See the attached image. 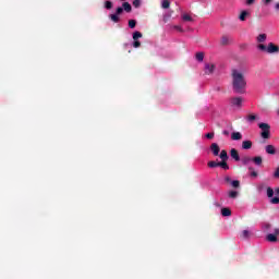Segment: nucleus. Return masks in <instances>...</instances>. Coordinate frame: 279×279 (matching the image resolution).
<instances>
[{"label": "nucleus", "instance_id": "nucleus-1", "mask_svg": "<svg viewBox=\"0 0 279 279\" xmlns=\"http://www.w3.org/2000/svg\"><path fill=\"white\" fill-rule=\"evenodd\" d=\"M232 87L233 92L238 95H243L245 88H247V81L245 80V74L238 69L231 70Z\"/></svg>", "mask_w": 279, "mask_h": 279}, {"label": "nucleus", "instance_id": "nucleus-2", "mask_svg": "<svg viewBox=\"0 0 279 279\" xmlns=\"http://www.w3.org/2000/svg\"><path fill=\"white\" fill-rule=\"evenodd\" d=\"M259 51H265L266 53H279V46L274 43H269L267 46L264 44L257 45Z\"/></svg>", "mask_w": 279, "mask_h": 279}, {"label": "nucleus", "instance_id": "nucleus-3", "mask_svg": "<svg viewBox=\"0 0 279 279\" xmlns=\"http://www.w3.org/2000/svg\"><path fill=\"white\" fill-rule=\"evenodd\" d=\"M259 130H262L260 136L262 138H270L271 136V125L268 123L262 122L258 124Z\"/></svg>", "mask_w": 279, "mask_h": 279}, {"label": "nucleus", "instance_id": "nucleus-4", "mask_svg": "<svg viewBox=\"0 0 279 279\" xmlns=\"http://www.w3.org/2000/svg\"><path fill=\"white\" fill-rule=\"evenodd\" d=\"M278 235H279V229H275V234L269 233L266 236V240L269 241V243H276L278 241Z\"/></svg>", "mask_w": 279, "mask_h": 279}, {"label": "nucleus", "instance_id": "nucleus-5", "mask_svg": "<svg viewBox=\"0 0 279 279\" xmlns=\"http://www.w3.org/2000/svg\"><path fill=\"white\" fill-rule=\"evenodd\" d=\"M230 104H231V106L241 108V106H243V98L242 97H233L230 99Z\"/></svg>", "mask_w": 279, "mask_h": 279}, {"label": "nucleus", "instance_id": "nucleus-6", "mask_svg": "<svg viewBox=\"0 0 279 279\" xmlns=\"http://www.w3.org/2000/svg\"><path fill=\"white\" fill-rule=\"evenodd\" d=\"M210 151L213 153L214 156H219V151H221V148L219 147V144L213 143L210 145Z\"/></svg>", "mask_w": 279, "mask_h": 279}, {"label": "nucleus", "instance_id": "nucleus-7", "mask_svg": "<svg viewBox=\"0 0 279 279\" xmlns=\"http://www.w3.org/2000/svg\"><path fill=\"white\" fill-rule=\"evenodd\" d=\"M230 156L233 160H235V162H239L241 160V156H239V150H236V148H232L230 150Z\"/></svg>", "mask_w": 279, "mask_h": 279}, {"label": "nucleus", "instance_id": "nucleus-8", "mask_svg": "<svg viewBox=\"0 0 279 279\" xmlns=\"http://www.w3.org/2000/svg\"><path fill=\"white\" fill-rule=\"evenodd\" d=\"M205 73H206V75H210V74L215 73V64L206 63L205 64Z\"/></svg>", "mask_w": 279, "mask_h": 279}, {"label": "nucleus", "instance_id": "nucleus-9", "mask_svg": "<svg viewBox=\"0 0 279 279\" xmlns=\"http://www.w3.org/2000/svg\"><path fill=\"white\" fill-rule=\"evenodd\" d=\"M265 151H266V154H269L270 156H275L276 146L269 144V145L265 146Z\"/></svg>", "mask_w": 279, "mask_h": 279}, {"label": "nucleus", "instance_id": "nucleus-10", "mask_svg": "<svg viewBox=\"0 0 279 279\" xmlns=\"http://www.w3.org/2000/svg\"><path fill=\"white\" fill-rule=\"evenodd\" d=\"M230 43H231V39H230V37H228V35H223V36L221 37L220 44H221L223 47L230 45Z\"/></svg>", "mask_w": 279, "mask_h": 279}, {"label": "nucleus", "instance_id": "nucleus-11", "mask_svg": "<svg viewBox=\"0 0 279 279\" xmlns=\"http://www.w3.org/2000/svg\"><path fill=\"white\" fill-rule=\"evenodd\" d=\"M241 138H243V134H241V132L231 133V140L232 141H241Z\"/></svg>", "mask_w": 279, "mask_h": 279}, {"label": "nucleus", "instance_id": "nucleus-12", "mask_svg": "<svg viewBox=\"0 0 279 279\" xmlns=\"http://www.w3.org/2000/svg\"><path fill=\"white\" fill-rule=\"evenodd\" d=\"M252 162H254V165H256L257 167H260V165H263V157L260 156L253 157Z\"/></svg>", "mask_w": 279, "mask_h": 279}, {"label": "nucleus", "instance_id": "nucleus-13", "mask_svg": "<svg viewBox=\"0 0 279 279\" xmlns=\"http://www.w3.org/2000/svg\"><path fill=\"white\" fill-rule=\"evenodd\" d=\"M122 10H124V12H132V4H130V2H123L122 3Z\"/></svg>", "mask_w": 279, "mask_h": 279}, {"label": "nucleus", "instance_id": "nucleus-14", "mask_svg": "<svg viewBox=\"0 0 279 279\" xmlns=\"http://www.w3.org/2000/svg\"><path fill=\"white\" fill-rule=\"evenodd\" d=\"M252 141L247 140V141H243L242 142V149H252Z\"/></svg>", "mask_w": 279, "mask_h": 279}, {"label": "nucleus", "instance_id": "nucleus-15", "mask_svg": "<svg viewBox=\"0 0 279 279\" xmlns=\"http://www.w3.org/2000/svg\"><path fill=\"white\" fill-rule=\"evenodd\" d=\"M218 167H221V169H225V171H228V169H230V166H228V160L219 161Z\"/></svg>", "mask_w": 279, "mask_h": 279}, {"label": "nucleus", "instance_id": "nucleus-16", "mask_svg": "<svg viewBox=\"0 0 279 279\" xmlns=\"http://www.w3.org/2000/svg\"><path fill=\"white\" fill-rule=\"evenodd\" d=\"M221 215L222 217H230V215H232V210H230L228 207H225L221 209Z\"/></svg>", "mask_w": 279, "mask_h": 279}, {"label": "nucleus", "instance_id": "nucleus-17", "mask_svg": "<svg viewBox=\"0 0 279 279\" xmlns=\"http://www.w3.org/2000/svg\"><path fill=\"white\" fill-rule=\"evenodd\" d=\"M250 12L248 11H242L239 15V20L240 21H245L247 19V16H250Z\"/></svg>", "mask_w": 279, "mask_h": 279}, {"label": "nucleus", "instance_id": "nucleus-18", "mask_svg": "<svg viewBox=\"0 0 279 279\" xmlns=\"http://www.w3.org/2000/svg\"><path fill=\"white\" fill-rule=\"evenodd\" d=\"M257 43H265L267 40V34L263 33L256 37Z\"/></svg>", "mask_w": 279, "mask_h": 279}, {"label": "nucleus", "instance_id": "nucleus-19", "mask_svg": "<svg viewBox=\"0 0 279 279\" xmlns=\"http://www.w3.org/2000/svg\"><path fill=\"white\" fill-rule=\"evenodd\" d=\"M170 7L171 2L169 0H162L161 8H163V10H169Z\"/></svg>", "mask_w": 279, "mask_h": 279}, {"label": "nucleus", "instance_id": "nucleus-20", "mask_svg": "<svg viewBox=\"0 0 279 279\" xmlns=\"http://www.w3.org/2000/svg\"><path fill=\"white\" fill-rule=\"evenodd\" d=\"M109 19L113 22V23H119V21H121V19L119 17V15L117 13L114 14H110Z\"/></svg>", "mask_w": 279, "mask_h": 279}, {"label": "nucleus", "instance_id": "nucleus-21", "mask_svg": "<svg viewBox=\"0 0 279 279\" xmlns=\"http://www.w3.org/2000/svg\"><path fill=\"white\" fill-rule=\"evenodd\" d=\"M219 158L221 159V160H228V151L226 150V149H222L221 151H220V155H219Z\"/></svg>", "mask_w": 279, "mask_h": 279}, {"label": "nucleus", "instance_id": "nucleus-22", "mask_svg": "<svg viewBox=\"0 0 279 279\" xmlns=\"http://www.w3.org/2000/svg\"><path fill=\"white\" fill-rule=\"evenodd\" d=\"M138 38H143V33L136 31L133 33V40H138Z\"/></svg>", "mask_w": 279, "mask_h": 279}, {"label": "nucleus", "instance_id": "nucleus-23", "mask_svg": "<svg viewBox=\"0 0 279 279\" xmlns=\"http://www.w3.org/2000/svg\"><path fill=\"white\" fill-rule=\"evenodd\" d=\"M229 197H230L231 199H236V198L239 197V192H236V191H230V192H229Z\"/></svg>", "mask_w": 279, "mask_h": 279}, {"label": "nucleus", "instance_id": "nucleus-24", "mask_svg": "<svg viewBox=\"0 0 279 279\" xmlns=\"http://www.w3.org/2000/svg\"><path fill=\"white\" fill-rule=\"evenodd\" d=\"M231 186L233 189H239L241 186V181L239 180L231 181Z\"/></svg>", "mask_w": 279, "mask_h": 279}, {"label": "nucleus", "instance_id": "nucleus-25", "mask_svg": "<svg viewBox=\"0 0 279 279\" xmlns=\"http://www.w3.org/2000/svg\"><path fill=\"white\" fill-rule=\"evenodd\" d=\"M207 167H209L210 169H215V167H219V162L208 161Z\"/></svg>", "mask_w": 279, "mask_h": 279}, {"label": "nucleus", "instance_id": "nucleus-26", "mask_svg": "<svg viewBox=\"0 0 279 279\" xmlns=\"http://www.w3.org/2000/svg\"><path fill=\"white\" fill-rule=\"evenodd\" d=\"M196 60L198 62H204V52H197L196 53Z\"/></svg>", "mask_w": 279, "mask_h": 279}, {"label": "nucleus", "instance_id": "nucleus-27", "mask_svg": "<svg viewBox=\"0 0 279 279\" xmlns=\"http://www.w3.org/2000/svg\"><path fill=\"white\" fill-rule=\"evenodd\" d=\"M105 9L112 10V1H110V0L105 1Z\"/></svg>", "mask_w": 279, "mask_h": 279}, {"label": "nucleus", "instance_id": "nucleus-28", "mask_svg": "<svg viewBox=\"0 0 279 279\" xmlns=\"http://www.w3.org/2000/svg\"><path fill=\"white\" fill-rule=\"evenodd\" d=\"M242 162H243V165H250V162H252V157L245 156V157L242 159Z\"/></svg>", "mask_w": 279, "mask_h": 279}, {"label": "nucleus", "instance_id": "nucleus-29", "mask_svg": "<svg viewBox=\"0 0 279 279\" xmlns=\"http://www.w3.org/2000/svg\"><path fill=\"white\" fill-rule=\"evenodd\" d=\"M256 119H257L256 114L251 113V114L247 116L246 121L252 122V121H256Z\"/></svg>", "mask_w": 279, "mask_h": 279}, {"label": "nucleus", "instance_id": "nucleus-30", "mask_svg": "<svg viewBox=\"0 0 279 279\" xmlns=\"http://www.w3.org/2000/svg\"><path fill=\"white\" fill-rule=\"evenodd\" d=\"M182 20H183V21L193 22V17H192L191 15H189V14H183V15H182Z\"/></svg>", "mask_w": 279, "mask_h": 279}, {"label": "nucleus", "instance_id": "nucleus-31", "mask_svg": "<svg viewBox=\"0 0 279 279\" xmlns=\"http://www.w3.org/2000/svg\"><path fill=\"white\" fill-rule=\"evenodd\" d=\"M129 27H130L131 29H134V27H136V20H130V21H129Z\"/></svg>", "mask_w": 279, "mask_h": 279}, {"label": "nucleus", "instance_id": "nucleus-32", "mask_svg": "<svg viewBox=\"0 0 279 279\" xmlns=\"http://www.w3.org/2000/svg\"><path fill=\"white\" fill-rule=\"evenodd\" d=\"M241 236H242V239H250V231L248 230L242 231Z\"/></svg>", "mask_w": 279, "mask_h": 279}, {"label": "nucleus", "instance_id": "nucleus-33", "mask_svg": "<svg viewBox=\"0 0 279 279\" xmlns=\"http://www.w3.org/2000/svg\"><path fill=\"white\" fill-rule=\"evenodd\" d=\"M267 197H274V189L267 187Z\"/></svg>", "mask_w": 279, "mask_h": 279}, {"label": "nucleus", "instance_id": "nucleus-34", "mask_svg": "<svg viewBox=\"0 0 279 279\" xmlns=\"http://www.w3.org/2000/svg\"><path fill=\"white\" fill-rule=\"evenodd\" d=\"M116 14L118 16H121V14H123V7H119L117 10H116Z\"/></svg>", "mask_w": 279, "mask_h": 279}, {"label": "nucleus", "instance_id": "nucleus-35", "mask_svg": "<svg viewBox=\"0 0 279 279\" xmlns=\"http://www.w3.org/2000/svg\"><path fill=\"white\" fill-rule=\"evenodd\" d=\"M205 138H209V140L215 138V132L205 134Z\"/></svg>", "mask_w": 279, "mask_h": 279}, {"label": "nucleus", "instance_id": "nucleus-36", "mask_svg": "<svg viewBox=\"0 0 279 279\" xmlns=\"http://www.w3.org/2000/svg\"><path fill=\"white\" fill-rule=\"evenodd\" d=\"M133 47H134L135 49H138V47H141V41H138V39L134 40Z\"/></svg>", "mask_w": 279, "mask_h": 279}, {"label": "nucleus", "instance_id": "nucleus-37", "mask_svg": "<svg viewBox=\"0 0 279 279\" xmlns=\"http://www.w3.org/2000/svg\"><path fill=\"white\" fill-rule=\"evenodd\" d=\"M133 5L135 8H141V0H133Z\"/></svg>", "mask_w": 279, "mask_h": 279}, {"label": "nucleus", "instance_id": "nucleus-38", "mask_svg": "<svg viewBox=\"0 0 279 279\" xmlns=\"http://www.w3.org/2000/svg\"><path fill=\"white\" fill-rule=\"evenodd\" d=\"M270 204H279V197L271 198Z\"/></svg>", "mask_w": 279, "mask_h": 279}, {"label": "nucleus", "instance_id": "nucleus-39", "mask_svg": "<svg viewBox=\"0 0 279 279\" xmlns=\"http://www.w3.org/2000/svg\"><path fill=\"white\" fill-rule=\"evenodd\" d=\"M225 182H227V184H232V179L230 177H225Z\"/></svg>", "mask_w": 279, "mask_h": 279}, {"label": "nucleus", "instance_id": "nucleus-40", "mask_svg": "<svg viewBox=\"0 0 279 279\" xmlns=\"http://www.w3.org/2000/svg\"><path fill=\"white\" fill-rule=\"evenodd\" d=\"M256 0H246V5H254Z\"/></svg>", "mask_w": 279, "mask_h": 279}, {"label": "nucleus", "instance_id": "nucleus-41", "mask_svg": "<svg viewBox=\"0 0 279 279\" xmlns=\"http://www.w3.org/2000/svg\"><path fill=\"white\" fill-rule=\"evenodd\" d=\"M274 0H262V2L265 4V5H269V3H271Z\"/></svg>", "mask_w": 279, "mask_h": 279}, {"label": "nucleus", "instance_id": "nucleus-42", "mask_svg": "<svg viewBox=\"0 0 279 279\" xmlns=\"http://www.w3.org/2000/svg\"><path fill=\"white\" fill-rule=\"evenodd\" d=\"M251 177H252V178H258V172L252 171V172H251Z\"/></svg>", "mask_w": 279, "mask_h": 279}, {"label": "nucleus", "instance_id": "nucleus-43", "mask_svg": "<svg viewBox=\"0 0 279 279\" xmlns=\"http://www.w3.org/2000/svg\"><path fill=\"white\" fill-rule=\"evenodd\" d=\"M264 228H265V230H269V228H271V225L270 223H265Z\"/></svg>", "mask_w": 279, "mask_h": 279}, {"label": "nucleus", "instance_id": "nucleus-44", "mask_svg": "<svg viewBox=\"0 0 279 279\" xmlns=\"http://www.w3.org/2000/svg\"><path fill=\"white\" fill-rule=\"evenodd\" d=\"M275 10H276V12H279V2H277V3L275 4Z\"/></svg>", "mask_w": 279, "mask_h": 279}, {"label": "nucleus", "instance_id": "nucleus-45", "mask_svg": "<svg viewBox=\"0 0 279 279\" xmlns=\"http://www.w3.org/2000/svg\"><path fill=\"white\" fill-rule=\"evenodd\" d=\"M174 29H178V32H183L181 26H174Z\"/></svg>", "mask_w": 279, "mask_h": 279}, {"label": "nucleus", "instance_id": "nucleus-46", "mask_svg": "<svg viewBox=\"0 0 279 279\" xmlns=\"http://www.w3.org/2000/svg\"><path fill=\"white\" fill-rule=\"evenodd\" d=\"M222 134H223L225 136H228V134H230V132L223 131Z\"/></svg>", "mask_w": 279, "mask_h": 279}, {"label": "nucleus", "instance_id": "nucleus-47", "mask_svg": "<svg viewBox=\"0 0 279 279\" xmlns=\"http://www.w3.org/2000/svg\"><path fill=\"white\" fill-rule=\"evenodd\" d=\"M276 195H279V187L275 189Z\"/></svg>", "mask_w": 279, "mask_h": 279}]
</instances>
